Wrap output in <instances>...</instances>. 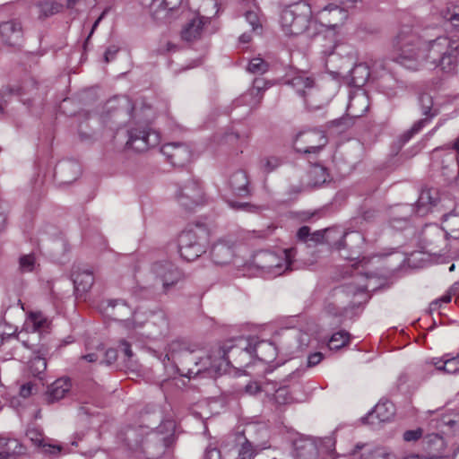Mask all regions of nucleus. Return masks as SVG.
Returning <instances> with one entry per match:
<instances>
[{
	"label": "nucleus",
	"mask_w": 459,
	"mask_h": 459,
	"mask_svg": "<svg viewBox=\"0 0 459 459\" xmlns=\"http://www.w3.org/2000/svg\"><path fill=\"white\" fill-rule=\"evenodd\" d=\"M219 351L220 348L216 351L219 359L217 362L212 356L201 355L203 351L198 345L184 340H174L168 345L166 357L176 364L181 375L190 378L209 368L215 371L226 370L228 367H225Z\"/></svg>",
	"instance_id": "obj_1"
},
{
	"label": "nucleus",
	"mask_w": 459,
	"mask_h": 459,
	"mask_svg": "<svg viewBox=\"0 0 459 459\" xmlns=\"http://www.w3.org/2000/svg\"><path fill=\"white\" fill-rule=\"evenodd\" d=\"M219 353L225 367L237 368L247 364L254 357L266 363L272 362L276 356V347L268 341L255 337H239L225 342L220 347Z\"/></svg>",
	"instance_id": "obj_2"
},
{
	"label": "nucleus",
	"mask_w": 459,
	"mask_h": 459,
	"mask_svg": "<svg viewBox=\"0 0 459 459\" xmlns=\"http://www.w3.org/2000/svg\"><path fill=\"white\" fill-rule=\"evenodd\" d=\"M438 45V39L428 43L421 42L420 38L410 27H404L401 30L395 40L397 60L402 65L408 68H415L414 65L410 64L411 62L425 59H432L435 62L436 58L429 53L435 51Z\"/></svg>",
	"instance_id": "obj_3"
},
{
	"label": "nucleus",
	"mask_w": 459,
	"mask_h": 459,
	"mask_svg": "<svg viewBox=\"0 0 459 459\" xmlns=\"http://www.w3.org/2000/svg\"><path fill=\"white\" fill-rule=\"evenodd\" d=\"M295 247L286 248L279 252L261 250L256 252L252 263L264 273L273 277L281 275L286 271H292L293 259L296 256Z\"/></svg>",
	"instance_id": "obj_4"
},
{
	"label": "nucleus",
	"mask_w": 459,
	"mask_h": 459,
	"mask_svg": "<svg viewBox=\"0 0 459 459\" xmlns=\"http://www.w3.org/2000/svg\"><path fill=\"white\" fill-rule=\"evenodd\" d=\"M207 232L202 226L190 227L184 230L178 238V248L180 257L191 262L206 252Z\"/></svg>",
	"instance_id": "obj_5"
},
{
	"label": "nucleus",
	"mask_w": 459,
	"mask_h": 459,
	"mask_svg": "<svg viewBox=\"0 0 459 459\" xmlns=\"http://www.w3.org/2000/svg\"><path fill=\"white\" fill-rule=\"evenodd\" d=\"M183 279V272L175 264L168 261H160L151 265L144 276L143 283L145 288L161 287L164 291H167Z\"/></svg>",
	"instance_id": "obj_6"
},
{
	"label": "nucleus",
	"mask_w": 459,
	"mask_h": 459,
	"mask_svg": "<svg viewBox=\"0 0 459 459\" xmlns=\"http://www.w3.org/2000/svg\"><path fill=\"white\" fill-rule=\"evenodd\" d=\"M312 11L306 2L285 6L280 13V24L286 35H299L308 27Z\"/></svg>",
	"instance_id": "obj_7"
},
{
	"label": "nucleus",
	"mask_w": 459,
	"mask_h": 459,
	"mask_svg": "<svg viewBox=\"0 0 459 459\" xmlns=\"http://www.w3.org/2000/svg\"><path fill=\"white\" fill-rule=\"evenodd\" d=\"M50 320L41 312H30L24 324V329L17 334V340L27 349H34L41 343H38L41 335L48 333Z\"/></svg>",
	"instance_id": "obj_8"
},
{
	"label": "nucleus",
	"mask_w": 459,
	"mask_h": 459,
	"mask_svg": "<svg viewBox=\"0 0 459 459\" xmlns=\"http://www.w3.org/2000/svg\"><path fill=\"white\" fill-rule=\"evenodd\" d=\"M176 199L179 205L187 212L205 204L206 198L203 186L199 181L191 179L179 186L176 192Z\"/></svg>",
	"instance_id": "obj_9"
},
{
	"label": "nucleus",
	"mask_w": 459,
	"mask_h": 459,
	"mask_svg": "<svg viewBox=\"0 0 459 459\" xmlns=\"http://www.w3.org/2000/svg\"><path fill=\"white\" fill-rule=\"evenodd\" d=\"M127 134L126 147L135 152H141L147 151L149 148L154 147L160 143L159 134L148 127L131 128L128 130Z\"/></svg>",
	"instance_id": "obj_10"
},
{
	"label": "nucleus",
	"mask_w": 459,
	"mask_h": 459,
	"mask_svg": "<svg viewBox=\"0 0 459 459\" xmlns=\"http://www.w3.org/2000/svg\"><path fill=\"white\" fill-rule=\"evenodd\" d=\"M368 100L364 94H359L350 99L347 107L348 116L329 122V127H335L339 132H343L353 124V117H361L368 109Z\"/></svg>",
	"instance_id": "obj_11"
},
{
	"label": "nucleus",
	"mask_w": 459,
	"mask_h": 459,
	"mask_svg": "<svg viewBox=\"0 0 459 459\" xmlns=\"http://www.w3.org/2000/svg\"><path fill=\"white\" fill-rule=\"evenodd\" d=\"M327 143V138L322 131L310 130L297 134L296 150L305 154H316Z\"/></svg>",
	"instance_id": "obj_12"
},
{
	"label": "nucleus",
	"mask_w": 459,
	"mask_h": 459,
	"mask_svg": "<svg viewBox=\"0 0 459 459\" xmlns=\"http://www.w3.org/2000/svg\"><path fill=\"white\" fill-rule=\"evenodd\" d=\"M266 88L267 83L264 79H255L252 88L236 100V106L245 105L248 107L247 113L249 114L260 105L263 99V92Z\"/></svg>",
	"instance_id": "obj_13"
},
{
	"label": "nucleus",
	"mask_w": 459,
	"mask_h": 459,
	"mask_svg": "<svg viewBox=\"0 0 459 459\" xmlns=\"http://www.w3.org/2000/svg\"><path fill=\"white\" fill-rule=\"evenodd\" d=\"M160 152L174 166H183L187 163L192 156V152L187 145L179 143H169L164 144Z\"/></svg>",
	"instance_id": "obj_14"
},
{
	"label": "nucleus",
	"mask_w": 459,
	"mask_h": 459,
	"mask_svg": "<svg viewBox=\"0 0 459 459\" xmlns=\"http://www.w3.org/2000/svg\"><path fill=\"white\" fill-rule=\"evenodd\" d=\"M100 308L107 317L121 322L133 314L132 308L122 299L103 300Z\"/></svg>",
	"instance_id": "obj_15"
},
{
	"label": "nucleus",
	"mask_w": 459,
	"mask_h": 459,
	"mask_svg": "<svg viewBox=\"0 0 459 459\" xmlns=\"http://www.w3.org/2000/svg\"><path fill=\"white\" fill-rule=\"evenodd\" d=\"M364 240V237L360 232L347 231L342 234V239L334 245L338 250H342L346 247L349 248L352 254L342 255L346 259L353 260L359 256Z\"/></svg>",
	"instance_id": "obj_16"
},
{
	"label": "nucleus",
	"mask_w": 459,
	"mask_h": 459,
	"mask_svg": "<svg viewBox=\"0 0 459 459\" xmlns=\"http://www.w3.org/2000/svg\"><path fill=\"white\" fill-rule=\"evenodd\" d=\"M0 38L8 46H19L23 38V30L17 20H9L0 23Z\"/></svg>",
	"instance_id": "obj_17"
},
{
	"label": "nucleus",
	"mask_w": 459,
	"mask_h": 459,
	"mask_svg": "<svg viewBox=\"0 0 459 459\" xmlns=\"http://www.w3.org/2000/svg\"><path fill=\"white\" fill-rule=\"evenodd\" d=\"M234 241L222 238L213 244L211 250L212 260L215 264H229L234 256Z\"/></svg>",
	"instance_id": "obj_18"
},
{
	"label": "nucleus",
	"mask_w": 459,
	"mask_h": 459,
	"mask_svg": "<svg viewBox=\"0 0 459 459\" xmlns=\"http://www.w3.org/2000/svg\"><path fill=\"white\" fill-rule=\"evenodd\" d=\"M30 350L37 355L29 361L28 372L32 377L42 379L47 368L46 355L48 354L49 348L46 343H41Z\"/></svg>",
	"instance_id": "obj_19"
},
{
	"label": "nucleus",
	"mask_w": 459,
	"mask_h": 459,
	"mask_svg": "<svg viewBox=\"0 0 459 459\" xmlns=\"http://www.w3.org/2000/svg\"><path fill=\"white\" fill-rule=\"evenodd\" d=\"M394 413L395 409L393 403L381 401L363 418V420L371 425H375L377 423L376 420L378 422L389 421L394 416Z\"/></svg>",
	"instance_id": "obj_20"
},
{
	"label": "nucleus",
	"mask_w": 459,
	"mask_h": 459,
	"mask_svg": "<svg viewBox=\"0 0 459 459\" xmlns=\"http://www.w3.org/2000/svg\"><path fill=\"white\" fill-rule=\"evenodd\" d=\"M211 22L209 17L196 16L190 20L181 30V38L190 42L200 39L204 31V26Z\"/></svg>",
	"instance_id": "obj_21"
},
{
	"label": "nucleus",
	"mask_w": 459,
	"mask_h": 459,
	"mask_svg": "<svg viewBox=\"0 0 459 459\" xmlns=\"http://www.w3.org/2000/svg\"><path fill=\"white\" fill-rule=\"evenodd\" d=\"M377 86L379 91L389 99L397 97L404 90L403 83L399 82L390 73H385L380 75Z\"/></svg>",
	"instance_id": "obj_22"
},
{
	"label": "nucleus",
	"mask_w": 459,
	"mask_h": 459,
	"mask_svg": "<svg viewBox=\"0 0 459 459\" xmlns=\"http://www.w3.org/2000/svg\"><path fill=\"white\" fill-rule=\"evenodd\" d=\"M423 241L426 247H430V252H437L436 248L440 247V244L445 242V230L437 225L426 226L423 232Z\"/></svg>",
	"instance_id": "obj_23"
},
{
	"label": "nucleus",
	"mask_w": 459,
	"mask_h": 459,
	"mask_svg": "<svg viewBox=\"0 0 459 459\" xmlns=\"http://www.w3.org/2000/svg\"><path fill=\"white\" fill-rule=\"evenodd\" d=\"M56 174L58 175L62 183H71L81 174V167L75 160H64L57 164Z\"/></svg>",
	"instance_id": "obj_24"
},
{
	"label": "nucleus",
	"mask_w": 459,
	"mask_h": 459,
	"mask_svg": "<svg viewBox=\"0 0 459 459\" xmlns=\"http://www.w3.org/2000/svg\"><path fill=\"white\" fill-rule=\"evenodd\" d=\"M229 184L233 193L238 196H247L250 193L248 177L242 169L230 175Z\"/></svg>",
	"instance_id": "obj_25"
},
{
	"label": "nucleus",
	"mask_w": 459,
	"mask_h": 459,
	"mask_svg": "<svg viewBox=\"0 0 459 459\" xmlns=\"http://www.w3.org/2000/svg\"><path fill=\"white\" fill-rule=\"evenodd\" d=\"M108 111L110 110L115 111V116L119 117L123 113H125L130 118H135L134 115L135 108L134 107L131 100L127 97H120L113 100H109L108 102Z\"/></svg>",
	"instance_id": "obj_26"
},
{
	"label": "nucleus",
	"mask_w": 459,
	"mask_h": 459,
	"mask_svg": "<svg viewBox=\"0 0 459 459\" xmlns=\"http://www.w3.org/2000/svg\"><path fill=\"white\" fill-rule=\"evenodd\" d=\"M296 459H318L316 445L311 439H300L294 443Z\"/></svg>",
	"instance_id": "obj_27"
},
{
	"label": "nucleus",
	"mask_w": 459,
	"mask_h": 459,
	"mask_svg": "<svg viewBox=\"0 0 459 459\" xmlns=\"http://www.w3.org/2000/svg\"><path fill=\"white\" fill-rule=\"evenodd\" d=\"M72 279L75 290L81 293L87 292L94 282L93 274L89 270L74 271Z\"/></svg>",
	"instance_id": "obj_28"
},
{
	"label": "nucleus",
	"mask_w": 459,
	"mask_h": 459,
	"mask_svg": "<svg viewBox=\"0 0 459 459\" xmlns=\"http://www.w3.org/2000/svg\"><path fill=\"white\" fill-rule=\"evenodd\" d=\"M437 192L430 189L422 190L416 203V212L423 216L429 212L430 208L437 204Z\"/></svg>",
	"instance_id": "obj_29"
},
{
	"label": "nucleus",
	"mask_w": 459,
	"mask_h": 459,
	"mask_svg": "<svg viewBox=\"0 0 459 459\" xmlns=\"http://www.w3.org/2000/svg\"><path fill=\"white\" fill-rule=\"evenodd\" d=\"M287 84L291 86L298 94L306 97L307 93L314 88V80L304 74H299L289 79Z\"/></svg>",
	"instance_id": "obj_30"
},
{
	"label": "nucleus",
	"mask_w": 459,
	"mask_h": 459,
	"mask_svg": "<svg viewBox=\"0 0 459 459\" xmlns=\"http://www.w3.org/2000/svg\"><path fill=\"white\" fill-rule=\"evenodd\" d=\"M0 444L2 450L0 451V459H13L17 455L24 453V448L22 444L14 438H1Z\"/></svg>",
	"instance_id": "obj_31"
},
{
	"label": "nucleus",
	"mask_w": 459,
	"mask_h": 459,
	"mask_svg": "<svg viewBox=\"0 0 459 459\" xmlns=\"http://www.w3.org/2000/svg\"><path fill=\"white\" fill-rule=\"evenodd\" d=\"M370 76L369 67L365 63L354 65L350 72V83L354 87H362Z\"/></svg>",
	"instance_id": "obj_32"
},
{
	"label": "nucleus",
	"mask_w": 459,
	"mask_h": 459,
	"mask_svg": "<svg viewBox=\"0 0 459 459\" xmlns=\"http://www.w3.org/2000/svg\"><path fill=\"white\" fill-rule=\"evenodd\" d=\"M71 385L68 379L59 378L56 380L48 390V398L49 402H56L62 399L70 390Z\"/></svg>",
	"instance_id": "obj_33"
},
{
	"label": "nucleus",
	"mask_w": 459,
	"mask_h": 459,
	"mask_svg": "<svg viewBox=\"0 0 459 459\" xmlns=\"http://www.w3.org/2000/svg\"><path fill=\"white\" fill-rule=\"evenodd\" d=\"M439 47L440 44L436 48L435 51L429 52V55L436 58L434 64H437L443 70L452 71L455 65V57L446 52L441 54ZM431 62L433 63L432 60Z\"/></svg>",
	"instance_id": "obj_34"
},
{
	"label": "nucleus",
	"mask_w": 459,
	"mask_h": 459,
	"mask_svg": "<svg viewBox=\"0 0 459 459\" xmlns=\"http://www.w3.org/2000/svg\"><path fill=\"white\" fill-rule=\"evenodd\" d=\"M37 6L39 10V16L43 18H47L58 13L63 9L62 4L49 0L40 1Z\"/></svg>",
	"instance_id": "obj_35"
},
{
	"label": "nucleus",
	"mask_w": 459,
	"mask_h": 459,
	"mask_svg": "<svg viewBox=\"0 0 459 459\" xmlns=\"http://www.w3.org/2000/svg\"><path fill=\"white\" fill-rule=\"evenodd\" d=\"M443 221L446 223L445 233L450 232L454 238H459V215L456 213H447L443 216Z\"/></svg>",
	"instance_id": "obj_36"
},
{
	"label": "nucleus",
	"mask_w": 459,
	"mask_h": 459,
	"mask_svg": "<svg viewBox=\"0 0 459 459\" xmlns=\"http://www.w3.org/2000/svg\"><path fill=\"white\" fill-rule=\"evenodd\" d=\"M309 178L314 186H320L327 180L328 173L325 167L315 164L309 170Z\"/></svg>",
	"instance_id": "obj_37"
},
{
	"label": "nucleus",
	"mask_w": 459,
	"mask_h": 459,
	"mask_svg": "<svg viewBox=\"0 0 459 459\" xmlns=\"http://www.w3.org/2000/svg\"><path fill=\"white\" fill-rule=\"evenodd\" d=\"M350 341V333L346 331H339L333 333L328 342L331 350H339L346 345Z\"/></svg>",
	"instance_id": "obj_38"
},
{
	"label": "nucleus",
	"mask_w": 459,
	"mask_h": 459,
	"mask_svg": "<svg viewBox=\"0 0 459 459\" xmlns=\"http://www.w3.org/2000/svg\"><path fill=\"white\" fill-rule=\"evenodd\" d=\"M394 455L385 447H376L363 453L361 459H393Z\"/></svg>",
	"instance_id": "obj_39"
},
{
	"label": "nucleus",
	"mask_w": 459,
	"mask_h": 459,
	"mask_svg": "<svg viewBox=\"0 0 459 459\" xmlns=\"http://www.w3.org/2000/svg\"><path fill=\"white\" fill-rule=\"evenodd\" d=\"M257 455L256 447L247 438L240 445L237 459H254Z\"/></svg>",
	"instance_id": "obj_40"
},
{
	"label": "nucleus",
	"mask_w": 459,
	"mask_h": 459,
	"mask_svg": "<svg viewBox=\"0 0 459 459\" xmlns=\"http://www.w3.org/2000/svg\"><path fill=\"white\" fill-rule=\"evenodd\" d=\"M36 259L33 254L22 255L19 258V271L30 273L34 270Z\"/></svg>",
	"instance_id": "obj_41"
},
{
	"label": "nucleus",
	"mask_w": 459,
	"mask_h": 459,
	"mask_svg": "<svg viewBox=\"0 0 459 459\" xmlns=\"http://www.w3.org/2000/svg\"><path fill=\"white\" fill-rule=\"evenodd\" d=\"M248 72L263 74L268 70V64L260 57L253 58L247 66Z\"/></svg>",
	"instance_id": "obj_42"
},
{
	"label": "nucleus",
	"mask_w": 459,
	"mask_h": 459,
	"mask_svg": "<svg viewBox=\"0 0 459 459\" xmlns=\"http://www.w3.org/2000/svg\"><path fill=\"white\" fill-rule=\"evenodd\" d=\"M444 373L455 374L459 370V354L456 357L446 359L442 364Z\"/></svg>",
	"instance_id": "obj_43"
},
{
	"label": "nucleus",
	"mask_w": 459,
	"mask_h": 459,
	"mask_svg": "<svg viewBox=\"0 0 459 459\" xmlns=\"http://www.w3.org/2000/svg\"><path fill=\"white\" fill-rule=\"evenodd\" d=\"M445 20L450 22L453 26H459V6L448 8L443 14Z\"/></svg>",
	"instance_id": "obj_44"
},
{
	"label": "nucleus",
	"mask_w": 459,
	"mask_h": 459,
	"mask_svg": "<svg viewBox=\"0 0 459 459\" xmlns=\"http://www.w3.org/2000/svg\"><path fill=\"white\" fill-rule=\"evenodd\" d=\"M280 165V160L275 157H267L261 160V168L266 172L270 173Z\"/></svg>",
	"instance_id": "obj_45"
},
{
	"label": "nucleus",
	"mask_w": 459,
	"mask_h": 459,
	"mask_svg": "<svg viewBox=\"0 0 459 459\" xmlns=\"http://www.w3.org/2000/svg\"><path fill=\"white\" fill-rule=\"evenodd\" d=\"M40 239L46 240L48 238H56L59 235V230L53 225H46L40 230Z\"/></svg>",
	"instance_id": "obj_46"
},
{
	"label": "nucleus",
	"mask_w": 459,
	"mask_h": 459,
	"mask_svg": "<svg viewBox=\"0 0 459 459\" xmlns=\"http://www.w3.org/2000/svg\"><path fill=\"white\" fill-rule=\"evenodd\" d=\"M247 22L251 25L253 30L262 28L258 14L255 11H247L245 13Z\"/></svg>",
	"instance_id": "obj_47"
},
{
	"label": "nucleus",
	"mask_w": 459,
	"mask_h": 459,
	"mask_svg": "<svg viewBox=\"0 0 459 459\" xmlns=\"http://www.w3.org/2000/svg\"><path fill=\"white\" fill-rule=\"evenodd\" d=\"M26 436L35 446L39 447H40V446L45 442L44 438L42 437V434L35 429H28Z\"/></svg>",
	"instance_id": "obj_48"
},
{
	"label": "nucleus",
	"mask_w": 459,
	"mask_h": 459,
	"mask_svg": "<svg viewBox=\"0 0 459 459\" xmlns=\"http://www.w3.org/2000/svg\"><path fill=\"white\" fill-rule=\"evenodd\" d=\"M422 434L423 430L420 428H418L416 429L406 430L403 433V439L406 442L417 441L422 437Z\"/></svg>",
	"instance_id": "obj_49"
},
{
	"label": "nucleus",
	"mask_w": 459,
	"mask_h": 459,
	"mask_svg": "<svg viewBox=\"0 0 459 459\" xmlns=\"http://www.w3.org/2000/svg\"><path fill=\"white\" fill-rule=\"evenodd\" d=\"M331 233V230H325L324 232L320 231V230H317L314 233H310V236H309V238H308V242H307L308 245H311V244H318V243H322L325 238V234H330Z\"/></svg>",
	"instance_id": "obj_50"
},
{
	"label": "nucleus",
	"mask_w": 459,
	"mask_h": 459,
	"mask_svg": "<svg viewBox=\"0 0 459 459\" xmlns=\"http://www.w3.org/2000/svg\"><path fill=\"white\" fill-rule=\"evenodd\" d=\"M41 452L45 455H57L61 452L62 447L57 445H50L46 442H44L40 446Z\"/></svg>",
	"instance_id": "obj_51"
},
{
	"label": "nucleus",
	"mask_w": 459,
	"mask_h": 459,
	"mask_svg": "<svg viewBox=\"0 0 459 459\" xmlns=\"http://www.w3.org/2000/svg\"><path fill=\"white\" fill-rule=\"evenodd\" d=\"M429 122V117H425L415 122L411 128L407 132L409 137H411L413 134L419 133Z\"/></svg>",
	"instance_id": "obj_52"
},
{
	"label": "nucleus",
	"mask_w": 459,
	"mask_h": 459,
	"mask_svg": "<svg viewBox=\"0 0 459 459\" xmlns=\"http://www.w3.org/2000/svg\"><path fill=\"white\" fill-rule=\"evenodd\" d=\"M420 101L422 103V114L426 117L430 116V117H433L435 114H430L432 107L431 98L428 95L422 96Z\"/></svg>",
	"instance_id": "obj_53"
},
{
	"label": "nucleus",
	"mask_w": 459,
	"mask_h": 459,
	"mask_svg": "<svg viewBox=\"0 0 459 459\" xmlns=\"http://www.w3.org/2000/svg\"><path fill=\"white\" fill-rule=\"evenodd\" d=\"M154 319L155 320L152 322V324H157V323L160 324V330H159L158 335L165 334L167 332V329H168V322H167V319L165 318V316L163 315L160 314V315H157L154 317Z\"/></svg>",
	"instance_id": "obj_54"
},
{
	"label": "nucleus",
	"mask_w": 459,
	"mask_h": 459,
	"mask_svg": "<svg viewBox=\"0 0 459 459\" xmlns=\"http://www.w3.org/2000/svg\"><path fill=\"white\" fill-rule=\"evenodd\" d=\"M231 207L235 209H241L250 212H256L259 207L249 203H232Z\"/></svg>",
	"instance_id": "obj_55"
},
{
	"label": "nucleus",
	"mask_w": 459,
	"mask_h": 459,
	"mask_svg": "<svg viewBox=\"0 0 459 459\" xmlns=\"http://www.w3.org/2000/svg\"><path fill=\"white\" fill-rule=\"evenodd\" d=\"M323 358H324V355L321 352L311 353L307 357V367L311 368V367H315V366L318 365L321 362V360L323 359Z\"/></svg>",
	"instance_id": "obj_56"
},
{
	"label": "nucleus",
	"mask_w": 459,
	"mask_h": 459,
	"mask_svg": "<svg viewBox=\"0 0 459 459\" xmlns=\"http://www.w3.org/2000/svg\"><path fill=\"white\" fill-rule=\"evenodd\" d=\"M118 52V48L116 46H110L107 48L104 54V60L106 63L113 61Z\"/></svg>",
	"instance_id": "obj_57"
},
{
	"label": "nucleus",
	"mask_w": 459,
	"mask_h": 459,
	"mask_svg": "<svg viewBox=\"0 0 459 459\" xmlns=\"http://www.w3.org/2000/svg\"><path fill=\"white\" fill-rule=\"evenodd\" d=\"M310 229L307 226H302L297 232V238L303 242H308Z\"/></svg>",
	"instance_id": "obj_58"
},
{
	"label": "nucleus",
	"mask_w": 459,
	"mask_h": 459,
	"mask_svg": "<svg viewBox=\"0 0 459 459\" xmlns=\"http://www.w3.org/2000/svg\"><path fill=\"white\" fill-rule=\"evenodd\" d=\"M204 459H221V452L216 447H207Z\"/></svg>",
	"instance_id": "obj_59"
},
{
	"label": "nucleus",
	"mask_w": 459,
	"mask_h": 459,
	"mask_svg": "<svg viewBox=\"0 0 459 459\" xmlns=\"http://www.w3.org/2000/svg\"><path fill=\"white\" fill-rule=\"evenodd\" d=\"M117 358V351L114 349H108L105 352V363L108 365L112 364Z\"/></svg>",
	"instance_id": "obj_60"
},
{
	"label": "nucleus",
	"mask_w": 459,
	"mask_h": 459,
	"mask_svg": "<svg viewBox=\"0 0 459 459\" xmlns=\"http://www.w3.org/2000/svg\"><path fill=\"white\" fill-rule=\"evenodd\" d=\"M33 385L31 383L24 384L20 388V395L23 398L29 397L32 394Z\"/></svg>",
	"instance_id": "obj_61"
},
{
	"label": "nucleus",
	"mask_w": 459,
	"mask_h": 459,
	"mask_svg": "<svg viewBox=\"0 0 459 459\" xmlns=\"http://www.w3.org/2000/svg\"><path fill=\"white\" fill-rule=\"evenodd\" d=\"M246 393L255 394L261 391V387L257 382H250L245 387Z\"/></svg>",
	"instance_id": "obj_62"
},
{
	"label": "nucleus",
	"mask_w": 459,
	"mask_h": 459,
	"mask_svg": "<svg viewBox=\"0 0 459 459\" xmlns=\"http://www.w3.org/2000/svg\"><path fill=\"white\" fill-rule=\"evenodd\" d=\"M149 449H150V446L147 445L145 446L144 452H145L146 456H147L148 459H156L157 457H159L160 455H162L164 453V446L161 443L160 444L159 451H158V453L156 455L151 454Z\"/></svg>",
	"instance_id": "obj_63"
},
{
	"label": "nucleus",
	"mask_w": 459,
	"mask_h": 459,
	"mask_svg": "<svg viewBox=\"0 0 459 459\" xmlns=\"http://www.w3.org/2000/svg\"><path fill=\"white\" fill-rule=\"evenodd\" d=\"M120 348H121V351L125 353V355L128 359H130L133 356V351L131 350V346H130L129 342H127L126 341H125V340L121 341Z\"/></svg>",
	"instance_id": "obj_64"
}]
</instances>
